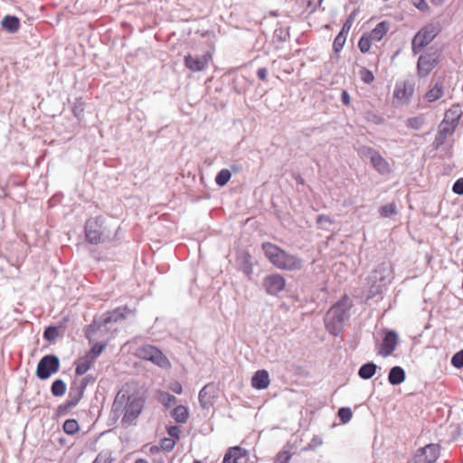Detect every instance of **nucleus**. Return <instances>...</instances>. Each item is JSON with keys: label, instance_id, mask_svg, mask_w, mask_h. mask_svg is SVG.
<instances>
[{"label": "nucleus", "instance_id": "obj_55", "mask_svg": "<svg viewBox=\"0 0 463 463\" xmlns=\"http://www.w3.org/2000/svg\"><path fill=\"white\" fill-rule=\"evenodd\" d=\"M439 90H436V96H435V99H438L440 97V95L439 94Z\"/></svg>", "mask_w": 463, "mask_h": 463}, {"label": "nucleus", "instance_id": "obj_49", "mask_svg": "<svg viewBox=\"0 0 463 463\" xmlns=\"http://www.w3.org/2000/svg\"><path fill=\"white\" fill-rule=\"evenodd\" d=\"M341 99H342V102L345 105V106H349L350 103H351V99H350V96L348 94V92L346 90H344L341 94Z\"/></svg>", "mask_w": 463, "mask_h": 463}, {"label": "nucleus", "instance_id": "obj_6", "mask_svg": "<svg viewBox=\"0 0 463 463\" xmlns=\"http://www.w3.org/2000/svg\"><path fill=\"white\" fill-rule=\"evenodd\" d=\"M145 401L137 395H128L124 408V415L121 423L124 426H130L135 423L143 411Z\"/></svg>", "mask_w": 463, "mask_h": 463}, {"label": "nucleus", "instance_id": "obj_38", "mask_svg": "<svg viewBox=\"0 0 463 463\" xmlns=\"http://www.w3.org/2000/svg\"><path fill=\"white\" fill-rule=\"evenodd\" d=\"M337 414L343 423H347L353 416L351 409L346 407L339 409Z\"/></svg>", "mask_w": 463, "mask_h": 463}, {"label": "nucleus", "instance_id": "obj_16", "mask_svg": "<svg viewBox=\"0 0 463 463\" xmlns=\"http://www.w3.org/2000/svg\"><path fill=\"white\" fill-rule=\"evenodd\" d=\"M397 343L398 336L396 333L393 331L387 332L383 340L381 348L379 350V354H381L383 357L391 355L395 350Z\"/></svg>", "mask_w": 463, "mask_h": 463}, {"label": "nucleus", "instance_id": "obj_52", "mask_svg": "<svg viewBox=\"0 0 463 463\" xmlns=\"http://www.w3.org/2000/svg\"><path fill=\"white\" fill-rule=\"evenodd\" d=\"M162 450L160 445H155V446H152L149 449V452L150 454L152 455H155V454H157L158 452H160Z\"/></svg>", "mask_w": 463, "mask_h": 463}, {"label": "nucleus", "instance_id": "obj_1", "mask_svg": "<svg viewBox=\"0 0 463 463\" xmlns=\"http://www.w3.org/2000/svg\"><path fill=\"white\" fill-rule=\"evenodd\" d=\"M266 258L278 269L285 270H298L303 267V261L296 255L288 253L283 249L271 242L262 243Z\"/></svg>", "mask_w": 463, "mask_h": 463}, {"label": "nucleus", "instance_id": "obj_22", "mask_svg": "<svg viewBox=\"0 0 463 463\" xmlns=\"http://www.w3.org/2000/svg\"><path fill=\"white\" fill-rule=\"evenodd\" d=\"M1 24L3 28L11 33H16L20 28V20L14 15H5Z\"/></svg>", "mask_w": 463, "mask_h": 463}, {"label": "nucleus", "instance_id": "obj_9", "mask_svg": "<svg viewBox=\"0 0 463 463\" xmlns=\"http://www.w3.org/2000/svg\"><path fill=\"white\" fill-rule=\"evenodd\" d=\"M461 112L458 107L449 109L444 117V119L439 125V135L441 139L446 138L447 136L451 135L460 118Z\"/></svg>", "mask_w": 463, "mask_h": 463}, {"label": "nucleus", "instance_id": "obj_17", "mask_svg": "<svg viewBox=\"0 0 463 463\" xmlns=\"http://www.w3.org/2000/svg\"><path fill=\"white\" fill-rule=\"evenodd\" d=\"M131 310L127 307H118L112 311L107 312L104 315L103 325L107 326L110 323H117L120 320L125 319L129 314Z\"/></svg>", "mask_w": 463, "mask_h": 463}, {"label": "nucleus", "instance_id": "obj_3", "mask_svg": "<svg viewBox=\"0 0 463 463\" xmlns=\"http://www.w3.org/2000/svg\"><path fill=\"white\" fill-rule=\"evenodd\" d=\"M135 355L141 360L149 361L162 369H170L172 366L167 356L152 345L147 344L137 347Z\"/></svg>", "mask_w": 463, "mask_h": 463}, {"label": "nucleus", "instance_id": "obj_7", "mask_svg": "<svg viewBox=\"0 0 463 463\" xmlns=\"http://www.w3.org/2000/svg\"><path fill=\"white\" fill-rule=\"evenodd\" d=\"M60 361L56 355L48 354L43 356L38 363L36 375L42 380L49 378L52 373L59 371Z\"/></svg>", "mask_w": 463, "mask_h": 463}, {"label": "nucleus", "instance_id": "obj_37", "mask_svg": "<svg viewBox=\"0 0 463 463\" xmlns=\"http://www.w3.org/2000/svg\"><path fill=\"white\" fill-rule=\"evenodd\" d=\"M425 120L422 117H414L411 118H409L407 121V126L413 129H420L424 125Z\"/></svg>", "mask_w": 463, "mask_h": 463}, {"label": "nucleus", "instance_id": "obj_45", "mask_svg": "<svg viewBox=\"0 0 463 463\" xmlns=\"http://www.w3.org/2000/svg\"><path fill=\"white\" fill-rule=\"evenodd\" d=\"M169 388L173 392L176 394H181L183 392L182 384L178 382L172 383Z\"/></svg>", "mask_w": 463, "mask_h": 463}, {"label": "nucleus", "instance_id": "obj_33", "mask_svg": "<svg viewBox=\"0 0 463 463\" xmlns=\"http://www.w3.org/2000/svg\"><path fill=\"white\" fill-rule=\"evenodd\" d=\"M158 399L164 405L170 407L176 402V398L166 392H160Z\"/></svg>", "mask_w": 463, "mask_h": 463}, {"label": "nucleus", "instance_id": "obj_32", "mask_svg": "<svg viewBox=\"0 0 463 463\" xmlns=\"http://www.w3.org/2000/svg\"><path fill=\"white\" fill-rule=\"evenodd\" d=\"M302 5L309 13H314L323 3V0H300Z\"/></svg>", "mask_w": 463, "mask_h": 463}, {"label": "nucleus", "instance_id": "obj_18", "mask_svg": "<svg viewBox=\"0 0 463 463\" xmlns=\"http://www.w3.org/2000/svg\"><path fill=\"white\" fill-rule=\"evenodd\" d=\"M434 68V58L430 54L420 55L418 60V73L420 77L428 76Z\"/></svg>", "mask_w": 463, "mask_h": 463}, {"label": "nucleus", "instance_id": "obj_41", "mask_svg": "<svg viewBox=\"0 0 463 463\" xmlns=\"http://www.w3.org/2000/svg\"><path fill=\"white\" fill-rule=\"evenodd\" d=\"M291 458V454L289 451L284 450L279 452L277 457L275 463H288Z\"/></svg>", "mask_w": 463, "mask_h": 463}, {"label": "nucleus", "instance_id": "obj_12", "mask_svg": "<svg viewBox=\"0 0 463 463\" xmlns=\"http://www.w3.org/2000/svg\"><path fill=\"white\" fill-rule=\"evenodd\" d=\"M368 156L373 168L380 175H390L392 173L391 165L378 151L371 147L368 148Z\"/></svg>", "mask_w": 463, "mask_h": 463}, {"label": "nucleus", "instance_id": "obj_51", "mask_svg": "<svg viewBox=\"0 0 463 463\" xmlns=\"http://www.w3.org/2000/svg\"><path fill=\"white\" fill-rule=\"evenodd\" d=\"M98 329H99V326H97L96 324L90 325L86 332V336L90 340V335L95 333Z\"/></svg>", "mask_w": 463, "mask_h": 463}, {"label": "nucleus", "instance_id": "obj_24", "mask_svg": "<svg viewBox=\"0 0 463 463\" xmlns=\"http://www.w3.org/2000/svg\"><path fill=\"white\" fill-rule=\"evenodd\" d=\"M388 380L392 385H398L403 383L405 380L404 370L400 366L392 367L389 373Z\"/></svg>", "mask_w": 463, "mask_h": 463}, {"label": "nucleus", "instance_id": "obj_54", "mask_svg": "<svg viewBox=\"0 0 463 463\" xmlns=\"http://www.w3.org/2000/svg\"><path fill=\"white\" fill-rule=\"evenodd\" d=\"M135 463H149L146 459L145 458H137Z\"/></svg>", "mask_w": 463, "mask_h": 463}, {"label": "nucleus", "instance_id": "obj_25", "mask_svg": "<svg viewBox=\"0 0 463 463\" xmlns=\"http://www.w3.org/2000/svg\"><path fill=\"white\" fill-rule=\"evenodd\" d=\"M173 418L179 423H184L189 417L188 409L184 405L176 406L173 411Z\"/></svg>", "mask_w": 463, "mask_h": 463}, {"label": "nucleus", "instance_id": "obj_2", "mask_svg": "<svg viewBox=\"0 0 463 463\" xmlns=\"http://www.w3.org/2000/svg\"><path fill=\"white\" fill-rule=\"evenodd\" d=\"M350 307L351 303L349 298L344 296L329 309L326 318V326L330 333L337 335L339 327L345 318Z\"/></svg>", "mask_w": 463, "mask_h": 463}, {"label": "nucleus", "instance_id": "obj_30", "mask_svg": "<svg viewBox=\"0 0 463 463\" xmlns=\"http://www.w3.org/2000/svg\"><path fill=\"white\" fill-rule=\"evenodd\" d=\"M106 346V343H97L92 345L86 356L90 358L92 361H95V359L104 351Z\"/></svg>", "mask_w": 463, "mask_h": 463}, {"label": "nucleus", "instance_id": "obj_40", "mask_svg": "<svg viewBox=\"0 0 463 463\" xmlns=\"http://www.w3.org/2000/svg\"><path fill=\"white\" fill-rule=\"evenodd\" d=\"M451 364L456 368L463 367V349L452 356Z\"/></svg>", "mask_w": 463, "mask_h": 463}, {"label": "nucleus", "instance_id": "obj_48", "mask_svg": "<svg viewBox=\"0 0 463 463\" xmlns=\"http://www.w3.org/2000/svg\"><path fill=\"white\" fill-rule=\"evenodd\" d=\"M268 75V70L266 68H260L257 71V76L260 80H266Z\"/></svg>", "mask_w": 463, "mask_h": 463}, {"label": "nucleus", "instance_id": "obj_4", "mask_svg": "<svg viewBox=\"0 0 463 463\" xmlns=\"http://www.w3.org/2000/svg\"><path fill=\"white\" fill-rule=\"evenodd\" d=\"M85 236L91 244L103 243L109 239V233L99 217L91 218L86 222Z\"/></svg>", "mask_w": 463, "mask_h": 463}, {"label": "nucleus", "instance_id": "obj_13", "mask_svg": "<svg viewBox=\"0 0 463 463\" xmlns=\"http://www.w3.org/2000/svg\"><path fill=\"white\" fill-rule=\"evenodd\" d=\"M286 286V280L279 274H271L263 280V287L269 295H277L281 292Z\"/></svg>", "mask_w": 463, "mask_h": 463}, {"label": "nucleus", "instance_id": "obj_21", "mask_svg": "<svg viewBox=\"0 0 463 463\" xmlns=\"http://www.w3.org/2000/svg\"><path fill=\"white\" fill-rule=\"evenodd\" d=\"M415 459L417 463H432L434 461V445L428 444L420 449L415 455Z\"/></svg>", "mask_w": 463, "mask_h": 463}, {"label": "nucleus", "instance_id": "obj_28", "mask_svg": "<svg viewBox=\"0 0 463 463\" xmlns=\"http://www.w3.org/2000/svg\"><path fill=\"white\" fill-rule=\"evenodd\" d=\"M51 390L54 396H62L66 392V384L62 380L57 379L52 383Z\"/></svg>", "mask_w": 463, "mask_h": 463}, {"label": "nucleus", "instance_id": "obj_36", "mask_svg": "<svg viewBox=\"0 0 463 463\" xmlns=\"http://www.w3.org/2000/svg\"><path fill=\"white\" fill-rule=\"evenodd\" d=\"M396 213V205L392 203L385 204L380 208V214L382 217H390Z\"/></svg>", "mask_w": 463, "mask_h": 463}, {"label": "nucleus", "instance_id": "obj_39", "mask_svg": "<svg viewBox=\"0 0 463 463\" xmlns=\"http://www.w3.org/2000/svg\"><path fill=\"white\" fill-rule=\"evenodd\" d=\"M112 458L109 451H101L98 454L92 463H111Z\"/></svg>", "mask_w": 463, "mask_h": 463}, {"label": "nucleus", "instance_id": "obj_53", "mask_svg": "<svg viewBox=\"0 0 463 463\" xmlns=\"http://www.w3.org/2000/svg\"><path fill=\"white\" fill-rule=\"evenodd\" d=\"M425 99L429 101V102H431L434 100V94L432 93V90H430L426 95H425Z\"/></svg>", "mask_w": 463, "mask_h": 463}, {"label": "nucleus", "instance_id": "obj_27", "mask_svg": "<svg viewBox=\"0 0 463 463\" xmlns=\"http://www.w3.org/2000/svg\"><path fill=\"white\" fill-rule=\"evenodd\" d=\"M376 368L377 366L373 363L365 364L360 367L358 374L363 379H370L374 375Z\"/></svg>", "mask_w": 463, "mask_h": 463}, {"label": "nucleus", "instance_id": "obj_14", "mask_svg": "<svg viewBox=\"0 0 463 463\" xmlns=\"http://www.w3.org/2000/svg\"><path fill=\"white\" fill-rule=\"evenodd\" d=\"M85 385L71 386L66 402L58 408L59 412H66L75 407L82 399Z\"/></svg>", "mask_w": 463, "mask_h": 463}, {"label": "nucleus", "instance_id": "obj_23", "mask_svg": "<svg viewBox=\"0 0 463 463\" xmlns=\"http://www.w3.org/2000/svg\"><path fill=\"white\" fill-rule=\"evenodd\" d=\"M348 31H349V26L345 24L343 26L342 30L340 31V33L335 38V41L333 43V49H334V52L335 54H338L340 52V51L343 49V47L345 43L346 38H347Z\"/></svg>", "mask_w": 463, "mask_h": 463}, {"label": "nucleus", "instance_id": "obj_26", "mask_svg": "<svg viewBox=\"0 0 463 463\" xmlns=\"http://www.w3.org/2000/svg\"><path fill=\"white\" fill-rule=\"evenodd\" d=\"M94 361H92L88 356H85L84 358L79 360L76 364L75 373L77 375H83L86 373L90 367L92 366Z\"/></svg>", "mask_w": 463, "mask_h": 463}, {"label": "nucleus", "instance_id": "obj_46", "mask_svg": "<svg viewBox=\"0 0 463 463\" xmlns=\"http://www.w3.org/2000/svg\"><path fill=\"white\" fill-rule=\"evenodd\" d=\"M412 3L419 10L424 11L428 8L425 0H412Z\"/></svg>", "mask_w": 463, "mask_h": 463}, {"label": "nucleus", "instance_id": "obj_35", "mask_svg": "<svg viewBox=\"0 0 463 463\" xmlns=\"http://www.w3.org/2000/svg\"><path fill=\"white\" fill-rule=\"evenodd\" d=\"M175 444H176L175 439H169V438L162 439L159 443L162 450H164L165 452H171L175 449Z\"/></svg>", "mask_w": 463, "mask_h": 463}, {"label": "nucleus", "instance_id": "obj_20", "mask_svg": "<svg viewBox=\"0 0 463 463\" xmlns=\"http://www.w3.org/2000/svg\"><path fill=\"white\" fill-rule=\"evenodd\" d=\"M246 451L240 447H232L225 453L222 463H242Z\"/></svg>", "mask_w": 463, "mask_h": 463}, {"label": "nucleus", "instance_id": "obj_29", "mask_svg": "<svg viewBox=\"0 0 463 463\" xmlns=\"http://www.w3.org/2000/svg\"><path fill=\"white\" fill-rule=\"evenodd\" d=\"M80 430L79 423L74 419L66 420L63 423V430L69 435H73Z\"/></svg>", "mask_w": 463, "mask_h": 463}, {"label": "nucleus", "instance_id": "obj_8", "mask_svg": "<svg viewBox=\"0 0 463 463\" xmlns=\"http://www.w3.org/2000/svg\"><path fill=\"white\" fill-rule=\"evenodd\" d=\"M414 92V84L410 80H401L395 84L393 90V104L401 106L407 104Z\"/></svg>", "mask_w": 463, "mask_h": 463}, {"label": "nucleus", "instance_id": "obj_56", "mask_svg": "<svg viewBox=\"0 0 463 463\" xmlns=\"http://www.w3.org/2000/svg\"><path fill=\"white\" fill-rule=\"evenodd\" d=\"M194 463H203L201 460L195 459Z\"/></svg>", "mask_w": 463, "mask_h": 463}, {"label": "nucleus", "instance_id": "obj_44", "mask_svg": "<svg viewBox=\"0 0 463 463\" xmlns=\"http://www.w3.org/2000/svg\"><path fill=\"white\" fill-rule=\"evenodd\" d=\"M452 190L457 194H463V178H459L455 182Z\"/></svg>", "mask_w": 463, "mask_h": 463}, {"label": "nucleus", "instance_id": "obj_47", "mask_svg": "<svg viewBox=\"0 0 463 463\" xmlns=\"http://www.w3.org/2000/svg\"><path fill=\"white\" fill-rule=\"evenodd\" d=\"M125 402V394H120L118 392L115 398L113 406L118 409L119 405H121Z\"/></svg>", "mask_w": 463, "mask_h": 463}, {"label": "nucleus", "instance_id": "obj_34", "mask_svg": "<svg viewBox=\"0 0 463 463\" xmlns=\"http://www.w3.org/2000/svg\"><path fill=\"white\" fill-rule=\"evenodd\" d=\"M359 76L364 83L371 84L374 81V75L370 70L366 68H362L359 71Z\"/></svg>", "mask_w": 463, "mask_h": 463}, {"label": "nucleus", "instance_id": "obj_19", "mask_svg": "<svg viewBox=\"0 0 463 463\" xmlns=\"http://www.w3.org/2000/svg\"><path fill=\"white\" fill-rule=\"evenodd\" d=\"M270 383L269 375L266 370H258L251 378V386L257 390H263L269 387Z\"/></svg>", "mask_w": 463, "mask_h": 463}, {"label": "nucleus", "instance_id": "obj_15", "mask_svg": "<svg viewBox=\"0 0 463 463\" xmlns=\"http://www.w3.org/2000/svg\"><path fill=\"white\" fill-rule=\"evenodd\" d=\"M218 391L214 385L207 384L199 392V402L203 409L213 406L217 398Z\"/></svg>", "mask_w": 463, "mask_h": 463}, {"label": "nucleus", "instance_id": "obj_10", "mask_svg": "<svg viewBox=\"0 0 463 463\" xmlns=\"http://www.w3.org/2000/svg\"><path fill=\"white\" fill-rule=\"evenodd\" d=\"M434 39V27L428 25L420 30L412 41V51L414 53H420Z\"/></svg>", "mask_w": 463, "mask_h": 463}, {"label": "nucleus", "instance_id": "obj_11", "mask_svg": "<svg viewBox=\"0 0 463 463\" xmlns=\"http://www.w3.org/2000/svg\"><path fill=\"white\" fill-rule=\"evenodd\" d=\"M212 60L213 53L207 52L202 57H196L191 54L185 55L184 61L187 69L195 72L204 71L209 66Z\"/></svg>", "mask_w": 463, "mask_h": 463}, {"label": "nucleus", "instance_id": "obj_31", "mask_svg": "<svg viewBox=\"0 0 463 463\" xmlns=\"http://www.w3.org/2000/svg\"><path fill=\"white\" fill-rule=\"evenodd\" d=\"M232 174L228 169H222L215 177V182L220 186H224L231 179Z\"/></svg>", "mask_w": 463, "mask_h": 463}, {"label": "nucleus", "instance_id": "obj_43", "mask_svg": "<svg viewBox=\"0 0 463 463\" xmlns=\"http://www.w3.org/2000/svg\"><path fill=\"white\" fill-rule=\"evenodd\" d=\"M44 335V338L46 340H49V341L54 340L57 337V335H58L56 327H53V326L48 327L44 331V335Z\"/></svg>", "mask_w": 463, "mask_h": 463}, {"label": "nucleus", "instance_id": "obj_5", "mask_svg": "<svg viewBox=\"0 0 463 463\" xmlns=\"http://www.w3.org/2000/svg\"><path fill=\"white\" fill-rule=\"evenodd\" d=\"M390 30V23L383 21L379 23L371 32L363 34L358 42V48L363 53L370 51L373 43L380 42Z\"/></svg>", "mask_w": 463, "mask_h": 463}, {"label": "nucleus", "instance_id": "obj_42", "mask_svg": "<svg viewBox=\"0 0 463 463\" xmlns=\"http://www.w3.org/2000/svg\"><path fill=\"white\" fill-rule=\"evenodd\" d=\"M169 439H175V442L180 439L181 429L178 426H171L167 429Z\"/></svg>", "mask_w": 463, "mask_h": 463}, {"label": "nucleus", "instance_id": "obj_50", "mask_svg": "<svg viewBox=\"0 0 463 463\" xmlns=\"http://www.w3.org/2000/svg\"><path fill=\"white\" fill-rule=\"evenodd\" d=\"M317 222L318 224L323 223V222H327V223L331 224V223H333V221L331 220V218L329 216L321 214L317 217Z\"/></svg>", "mask_w": 463, "mask_h": 463}]
</instances>
